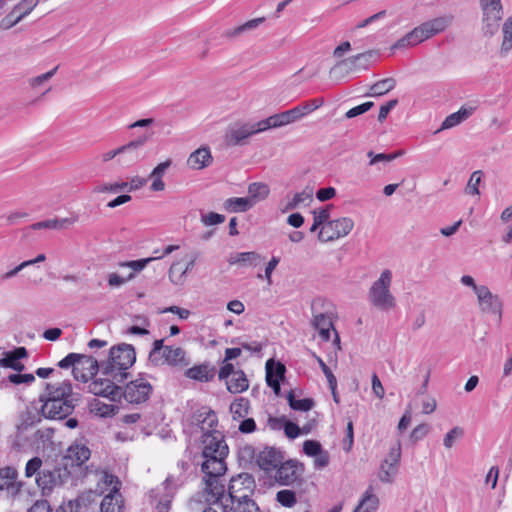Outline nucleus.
Segmentation results:
<instances>
[{"label": "nucleus", "instance_id": "4", "mask_svg": "<svg viewBox=\"0 0 512 512\" xmlns=\"http://www.w3.org/2000/svg\"><path fill=\"white\" fill-rule=\"evenodd\" d=\"M164 340H155L149 353L148 360L153 366L167 365L175 368H185L191 360L187 352L177 346L164 345Z\"/></svg>", "mask_w": 512, "mask_h": 512}, {"label": "nucleus", "instance_id": "22", "mask_svg": "<svg viewBox=\"0 0 512 512\" xmlns=\"http://www.w3.org/2000/svg\"><path fill=\"white\" fill-rule=\"evenodd\" d=\"M227 455H206L202 463V471L205 478H219L226 471L225 458Z\"/></svg>", "mask_w": 512, "mask_h": 512}, {"label": "nucleus", "instance_id": "14", "mask_svg": "<svg viewBox=\"0 0 512 512\" xmlns=\"http://www.w3.org/2000/svg\"><path fill=\"white\" fill-rule=\"evenodd\" d=\"M117 380L109 376L96 378L89 384V391L96 396H102L111 401L121 400V387L116 385Z\"/></svg>", "mask_w": 512, "mask_h": 512}, {"label": "nucleus", "instance_id": "36", "mask_svg": "<svg viewBox=\"0 0 512 512\" xmlns=\"http://www.w3.org/2000/svg\"><path fill=\"white\" fill-rule=\"evenodd\" d=\"M378 505L379 499L374 494L372 486H369L353 512H375Z\"/></svg>", "mask_w": 512, "mask_h": 512}, {"label": "nucleus", "instance_id": "35", "mask_svg": "<svg viewBox=\"0 0 512 512\" xmlns=\"http://www.w3.org/2000/svg\"><path fill=\"white\" fill-rule=\"evenodd\" d=\"M472 114L471 108H460L457 112H454L450 115H448L445 120L442 122L440 128L436 131V133L445 130V129H451L460 123H462L464 120H466L470 115Z\"/></svg>", "mask_w": 512, "mask_h": 512}, {"label": "nucleus", "instance_id": "7", "mask_svg": "<svg viewBox=\"0 0 512 512\" xmlns=\"http://www.w3.org/2000/svg\"><path fill=\"white\" fill-rule=\"evenodd\" d=\"M376 56H377L376 51L369 50V51L354 55L352 57L343 59V60L339 61L338 63H336L330 69V76L339 78L338 75L341 74L343 71L355 72L358 70H366V69H368L372 59L375 58Z\"/></svg>", "mask_w": 512, "mask_h": 512}, {"label": "nucleus", "instance_id": "18", "mask_svg": "<svg viewBox=\"0 0 512 512\" xmlns=\"http://www.w3.org/2000/svg\"><path fill=\"white\" fill-rule=\"evenodd\" d=\"M203 456L206 455H228V446L224 441L223 434L218 430H212L202 435Z\"/></svg>", "mask_w": 512, "mask_h": 512}, {"label": "nucleus", "instance_id": "57", "mask_svg": "<svg viewBox=\"0 0 512 512\" xmlns=\"http://www.w3.org/2000/svg\"><path fill=\"white\" fill-rule=\"evenodd\" d=\"M324 104V99L323 98H315V99H311L309 101H306L298 106L297 109L300 110V113H301V118H303L305 115H307L308 113L318 109L319 107H321L322 105Z\"/></svg>", "mask_w": 512, "mask_h": 512}, {"label": "nucleus", "instance_id": "25", "mask_svg": "<svg viewBox=\"0 0 512 512\" xmlns=\"http://www.w3.org/2000/svg\"><path fill=\"white\" fill-rule=\"evenodd\" d=\"M264 260V258L255 251L238 252L231 254L228 257L230 265H238L241 267H257Z\"/></svg>", "mask_w": 512, "mask_h": 512}, {"label": "nucleus", "instance_id": "31", "mask_svg": "<svg viewBox=\"0 0 512 512\" xmlns=\"http://www.w3.org/2000/svg\"><path fill=\"white\" fill-rule=\"evenodd\" d=\"M313 327L319 332L320 337L323 341L330 339V331L333 329V322L331 315L328 313H317L313 315L312 321Z\"/></svg>", "mask_w": 512, "mask_h": 512}, {"label": "nucleus", "instance_id": "5", "mask_svg": "<svg viewBox=\"0 0 512 512\" xmlns=\"http://www.w3.org/2000/svg\"><path fill=\"white\" fill-rule=\"evenodd\" d=\"M391 283L392 272L389 269L383 270L369 289L368 300L371 305L382 311L392 310L396 306V299L390 290Z\"/></svg>", "mask_w": 512, "mask_h": 512}, {"label": "nucleus", "instance_id": "64", "mask_svg": "<svg viewBox=\"0 0 512 512\" xmlns=\"http://www.w3.org/2000/svg\"><path fill=\"white\" fill-rule=\"evenodd\" d=\"M322 450L321 444L316 440H306L303 443V451L306 455L314 457Z\"/></svg>", "mask_w": 512, "mask_h": 512}, {"label": "nucleus", "instance_id": "21", "mask_svg": "<svg viewBox=\"0 0 512 512\" xmlns=\"http://www.w3.org/2000/svg\"><path fill=\"white\" fill-rule=\"evenodd\" d=\"M192 424L200 428L204 433H209L212 430H217L218 418L216 413L208 407H201L197 409L191 418Z\"/></svg>", "mask_w": 512, "mask_h": 512}, {"label": "nucleus", "instance_id": "29", "mask_svg": "<svg viewBox=\"0 0 512 512\" xmlns=\"http://www.w3.org/2000/svg\"><path fill=\"white\" fill-rule=\"evenodd\" d=\"M124 499L120 491H109L101 501L100 512H123Z\"/></svg>", "mask_w": 512, "mask_h": 512}, {"label": "nucleus", "instance_id": "11", "mask_svg": "<svg viewBox=\"0 0 512 512\" xmlns=\"http://www.w3.org/2000/svg\"><path fill=\"white\" fill-rule=\"evenodd\" d=\"M155 258H144L132 261L119 262L118 266L121 268H128L130 272L126 276H121L118 273H109L107 276L108 285L111 288H119L126 282L132 280L135 275L141 272L150 262Z\"/></svg>", "mask_w": 512, "mask_h": 512}, {"label": "nucleus", "instance_id": "42", "mask_svg": "<svg viewBox=\"0 0 512 512\" xmlns=\"http://www.w3.org/2000/svg\"><path fill=\"white\" fill-rule=\"evenodd\" d=\"M195 260H196V256H194L189 261V263L179 273V275H176V272L178 271L179 262H174L169 269V279L171 280V282L176 285H182L185 282L187 272L193 268Z\"/></svg>", "mask_w": 512, "mask_h": 512}, {"label": "nucleus", "instance_id": "54", "mask_svg": "<svg viewBox=\"0 0 512 512\" xmlns=\"http://www.w3.org/2000/svg\"><path fill=\"white\" fill-rule=\"evenodd\" d=\"M276 500L282 506L288 508L293 507L297 502L295 492L288 489L278 491L276 494Z\"/></svg>", "mask_w": 512, "mask_h": 512}, {"label": "nucleus", "instance_id": "50", "mask_svg": "<svg viewBox=\"0 0 512 512\" xmlns=\"http://www.w3.org/2000/svg\"><path fill=\"white\" fill-rule=\"evenodd\" d=\"M16 471L13 468L5 467L0 469V490L14 487Z\"/></svg>", "mask_w": 512, "mask_h": 512}, {"label": "nucleus", "instance_id": "43", "mask_svg": "<svg viewBox=\"0 0 512 512\" xmlns=\"http://www.w3.org/2000/svg\"><path fill=\"white\" fill-rule=\"evenodd\" d=\"M313 196L312 188L306 187L303 191L296 193L293 198L287 202V204L282 209V212H287L298 208L301 204L305 203L307 200H310Z\"/></svg>", "mask_w": 512, "mask_h": 512}, {"label": "nucleus", "instance_id": "55", "mask_svg": "<svg viewBox=\"0 0 512 512\" xmlns=\"http://www.w3.org/2000/svg\"><path fill=\"white\" fill-rule=\"evenodd\" d=\"M57 69H58V66H56L55 68H53L52 70H50L44 74H41L39 76L32 77V78L28 79L29 86L32 89L40 88L55 75Z\"/></svg>", "mask_w": 512, "mask_h": 512}, {"label": "nucleus", "instance_id": "23", "mask_svg": "<svg viewBox=\"0 0 512 512\" xmlns=\"http://www.w3.org/2000/svg\"><path fill=\"white\" fill-rule=\"evenodd\" d=\"M213 162V157L208 146H202L193 151L188 159L187 166L193 170H202L210 166Z\"/></svg>", "mask_w": 512, "mask_h": 512}, {"label": "nucleus", "instance_id": "62", "mask_svg": "<svg viewBox=\"0 0 512 512\" xmlns=\"http://www.w3.org/2000/svg\"><path fill=\"white\" fill-rule=\"evenodd\" d=\"M0 365L12 368L16 371H22L24 369V365L10 352L6 353L5 357L0 360Z\"/></svg>", "mask_w": 512, "mask_h": 512}, {"label": "nucleus", "instance_id": "12", "mask_svg": "<svg viewBox=\"0 0 512 512\" xmlns=\"http://www.w3.org/2000/svg\"><path fill=\"white\" fill-rule=\"evenodd\" d=\"M254 487L255 481L251 475L240 474L231 479L226 501L230 500L232 504H235V501L246 499L252 494Z\"/></svg>", "mask_w": 512, "mask_h": 512}, {"label": "nucleus", "instance_id": "37", "mask_svg": "<svg viewBox=\"0 0 512 512\" xmlns=\"http://www.w3.org/2000/svg\"><path fill=\"white\" fill-rule=\"evenodd\" d=\"M226 386L231 393H241L248 389L249 382L243 371L237 370L228 380Z\"/></svg>", "mask_w": 512, "mask_h": 512}, {"label": "nucleus", "instance_id": "46", "mask_svg": "<svg viewBox=\"0 0 512 512\" xmlns=\"http://www.w3.org/2000/svg\"><path fill=\"white\" fill-rule=\"evenodd\" d=\"M451 22V16H442L426 21L425 24L428 27L431 36H434L444 31L450 25Z\"/></svg>", "mask_w": 512, "mask_h": 512}, {"label": "nucleus", "instance_id": "3", "mask_svg": "<svg viewBox=\"0 0 512 512\" xmlns=\"http://www.w3.org/2000/svg\"><path fill=\"white\" fill-rule=\"evenodd\" d=\"M136 353L130 344L122 343L109 351L106 360L100 361V371L103 376H109L119 383L127 378V370L135 363Z\"/></svg>", "mask_w": 512, "mask_h": 512}, {"label": "nucleus", "instance_id": "27", "mask_svg": "<svg viewBox=\"0 0 512 512\" xmlns=\"http://www.w3.org/2000/svg\"><path fill=\"white\" fill-rule=\"evenodd\" d=\"M39 3V0H21L9 13L7 19L10 23L7 28L20 22L26 15H28Z\"/></svg>", "mask_w": 512, "mask_h": 512}, {"label": "nucleus", "instance_id": "9", "mask_svg": "<svg viewBox=\"0 0 512 512\" xmlns=\"http://www.w3.org/2000/svg\"><path fill=\"white\" fill-rule=\"evenodd\" d=\"M152 391L150 382L144 377H139L130 381L124 389L121 388V399L124 398L131 404H140L149 399Z\"/></svg>", "mask_w": 512, "mask_h": 512}, {"label": "nucleus", "instance_id": "44", "mask_svg": "<svg viewBox=\"0 0 512 512\" xmlns=\"http://www.w3.org/2000/svg\"><path fill=\"white\" fill-rule=\"evenodd\" d=\"M249 408V400L241 397L231 403L230 412L234 420H240L248 415Z\"/></svg>", "mask_w": 512, "mask_h": 512}, {"label": "nucleus", "instance_id": "63", "mask_svg": "<svg viewBox=\"0 0 512 512\" xmlns=\"http://www.w3.org/2000/svg\"><path fill=\"white\" fill-rule=\"evenodd\" d=\"M416 45L417 44L414 41L413 35L411 34V32H408L391 46V50L404 49L408 47H414Z\"/></svg>", "mask_w": 512, "mask_h": 512}, {"label": "nucleus", "instance_id": "60", "mask_svg": "<svg viewBox=\"0 0 512 512\" xmlns=\"http://www.w3.org/2000/svg\"><path fill=\"white\" fill-rule=\"evenodd\" d=\"M464 431L461 427H454L444 437L443 444L447 449H450L455 444L456 440L461 438Z\"/></svg>", "mask_w": 512, "mask_h": 512}, {"label": "nucleus", "instance_id": "34", "mask_svg": "<svg viewBox=\"0 0 512 512\" xmlns=\"http://www.w3.org/2000/svg\"><path fill=\"white\" fill-rule=\"evenodd\" d=\"M254 206L248 197H231L224 201L223 207L230 213L246 212Z\"/></svg>", "mask_w": 512, "mask_h": 512}, {"label": "nucleus", "instance_id": "41", "mask_svg": "<svg viewBox=\"0 0 512 512\" xmlns=\"http://www.w3.org/2000/svg\"><path fill=\"white\" fill-rule=\"evenodd\" d=\"M178 467H180L181 471L178 475L170 474L164 481L165 488L170 492L176 490L180 486H182L185 482L184 471L187 469L188 464L186 462H179Z\"/></svg>", "mask_w": 512, "mask_h": 512}, {"label": "nucleus", "instance_id": "20", "mask_svg": "<svg viewBox=\"0 0 512 512\" xmlns=\"http://www.w3.org/2000/svg\"><path fill=\"white\" fill-rule=\"evenodd\" d=\"M301 119L300 110L294 107L290 110L284 111L279 114L272 115L260 121L261 129L267 130L270 128H278Z\"/></svg>", "mask_w": 512, "mask_h": 512}, {"label": "nucleus", "instance_id": "28", "mask_svg": "<svg viewBox=\"0 0 512 512\" xmlns=\"http://www.w3.org/2000/svg\"><path fill=\"white\" fill-rule=\"evenodd\" d=\"M78 220L77 216L67 218H53L33 223L31 225L32 230L41 229H52V230H63L74 225Z\"/></svg>", "mask_w": 512, "mask_h": 512}, {"label": "nucleus", "instance_id": "24", "mask_svg": "<svg viewBox=\"0 0 512 512\" xmlns=\"http://www.w3.org/2000/svg\"><path fill=\"white\" fill-rule=\"evenodd\" d=\"M275 363L272 359L266 362V382L269 387L278 395L280 393V380L284 377L285 366L281 363Z\"/></svg>", "mask_w": 512, "mask_h": 512}, {"label": "nucleus", "instance_id": "30", "mask_svg": "<svg viewBox=\"0 0 512 512\" xmlns=\"http://www.w3.org/2000/svg\"><path fill=\"white\" fill-rule=\"evenodd\" d=\"M264 21L265 17L251 19L237 27L225 30L222 36L227 40H234L245 33L255 30L259 25L264 23Z\"/></svg>", "mask_w": 512, "mask_h": 512}, {"label": "nucleus", "instance_id": "16", "mask_svg": "<svg viewBox=\"0 0 512 512\" xmlns=\"http://www.w3.org/2000/svg\"><path fill=\"white\" fill-rule=\"evenodd\" d=\"M100 370V361L92 356L79 354L77 362L72 369L73 376L76 380L87 382L93 378Z\"/></svg>", "mask_w": 512, "mask_h": 512}, {"label": "nucleus", "instance_id": "33", "mask_svg": "<svg viewBox=\"0 0 512 512\" xmlns=\"http://www.w3.org/2000/svg\"><path fill=\"white\" fill-rule=\"evenodd\" d=\"M206 480V492L211 495L210 500L214 502H220L226 512L227 504L224 503L225 498V487L219 482V478H205Z\"/></svg>", "mask_w": 512, "mask_h": 512}, {"label": "nucleus", "instance_id": "38", "mask_svg": "<svg viewBox=\"0 0 512 512\" xmlns=\"http://www.w3.org/2000/svg\"><path fill=\"white\" fill-rule=\"evenodd\" d=\"M54 430L52 428H41L36 430L32 437L31 443L37 449L45 448L52 440Z\"/></svg>", "mask_w": 512, "mask_h": 512}, {"label": "nucleus", "instance_id": "26", "mask_svg": "<svg viewBox=\"0 0 512 512\" xmlns=\"http://www.w3.org/2000/svg\"><path fill=\"white\" fill-rule=\"evenodd\" d=\"M269 425L272 429H284L285 435L290 439L297 438L301 433L308 434L310 429L307 427H303L302 429L299 426L291 421H287L285 418H270Z\"/></svg>", "mask_w": 512, "mask_h": 512}, {"label": "nucleus", "instance_id": "2", "mask_svg": "<svg viewBox=\"0 0 512 512\" xmlns=\"http://www.w3.org/2000/svg\"><path fill=\"white\" fill-rule=\"evenodd\" d=\"M40 457L30 459L25 467V476L30 478L36 475V483L44 495L49 494L55 487L62 486L71 476L65 466L46 465Z\"/></svg>", "mask_w": 512, "mask_h": 512}, {"label": "nucleus", "instance_id": "15", "mask_svg": "<svg viewBox=\"0 0 512 512\" xmlns=\"http://www.w3.org/2000/svg\"><path fill=\"white\" fill-rule=\"evenodd\" d=\"M476 297L481 312L496 315L499 321L501 320L503 301L497 294H493L491 290L485 286L483 289L479 290Z\"/></svg>", "mask_w": 512, "mask_h": 512}, {"label": "nucleus", "instance_id": "13", "mask_svg": "<svg viewBox=\"0 0 512 512\" xmlns=\"http://www.w3.org/2000/svg\"><path fill=\"white\" fill-rule=\"evenodd\" d=\"M260 128H262L260 121L254 124H234L226 131L225 141L231 146L242 145L250 136L265 131Z\"/></svg>", "mask_w": 512, "mask_h": 512}, {"label": "nucleus", "instance_id": "17", "mask_svg": "<svg viewBox=\"0 0 512 512\" xmlns=\"http://www.w3.org/2000/svg\"><path fill=\"white\" fill-rule=\"evenodd\" d=\"M303 472L302 465L295 460L281 461L275 470V480L278 484L289 486L295 483Z\"/></svg>", "mask_w": 512, "mask_h": 512}, {"label": "nucleus", "instance_id": "49", "mask_svg": "<svg viewBox=\"0 0 512 512\" xmlns=\"http://www.w3.org/2000/svg\"><path fill=\"white\" fill-rule=\"evenodd\" d=\"M127 188L126 182L117 181L114 183H99L93 188V193H118Z\"/></svg>", "mask_w": 512, "mask_h": 512}, {"label": "nucleus", "instance_id": "6", "mask_svg": "<svg viewBox=\"0 0 512 512\" xmlns=\"http://www.w3.org/2000/svg\"><path fill=\"white\" fill-rule=\"evenodd\" d=\"M481 9V32L484 37L495 36L501 26L504 8L501 0H479Z\"/></svg>", "mask_w": 512, "mask_h": 512}, {"label": "nucleus", "instance_id": "8", "mask_svg": "<svg viewBox=\"0 0 512 512\" xmlns=\"http://www.w3.org/2000/svg\"><path fill=\"white\" fill-rule=\"evenodd\" d=\"M149 136L144 135L129 143L119 147V158L117 163L121 167H131L144 160L145 154L142 153V147L149 140Z\"/></svg>", "mask_w": 512, "mask_h": 512}, {"label": "nucleus", "instance_id": "1", "mask_svg": "<svg viewBox=\"0 0 512 512\" xmlns=\"http://www.w3.org/2000/svg\"><path fill=\"white\" fill-rule=\"evenodd\" d=\"M41 414L46 419L62 420L71 415L79 401L70 380L48 382L39 396Z\"/></svg>", "mask_w": 512, "mask_h": 512}, {"label": "nucleus", "instance_id": "40", "mask_svg": "<svg viewBox=\"0 0 512 512\" xmlns=\"http://www.w3.org/2000/svg\"><path fill=\"white\" fill-rule=\"evenodd\" d=\"M69 457L77 462L78 465L83 464L90 458V449L82 443H75L68 449Z\"/></svg>", "mask_w": 512, "mask_h": 512}, {"label": "nucleus", "instance_id": "53", "mask_svg": "<svg viewBox=\"0 0 512 512\" xmlns=\"http://www.w3.org/2000/svg\"><path fill=\"white\" fill-rule=\"evenodd\" d=\"M482 176H483V173L480 170L474 171L471 174L470 179L465 188L466 194H469V195H479L480 194L478 187L482 181Z\"/></svg>", "mask_w": 512, "mask_h": 512}, {"label": "nucleus", "instance_id": "59", "mask_svg": "<svg viewBox=\"0 0 512 512\" xmlns=\"http://www.w3.org/2000/svg\"><path fill=\"white\" fill-rule=\"evenodd\" d=\"M410 32L413 35L414 41L417 45L432 37L425 22L415 27Z\"/></svg>", "mask_w": 512, "mask_h": 512}, {"label": "nucleus", "instance_id": "51", "mask_svg": "<svg viewBox=\"0 0 512 512\" xmlns=\"http://www.w3.org/2000/svg\"><path fill=\"white\" fill-rule=\"evenodd\" d=\"M232 505L231 509L233 512H260L259 507L250 496L246 497V499L235 501V504Z\"/></svg>", "mask_w": 512, "mask_h": 512}, {"label": "nucleus", "instance_id": "32", "mask_svg": "<svg viewBox=\"0 0 512 512\" xmlns=\"http://www.w3.org/2000/svg\"><path fill=\"white\" fill-rule=\"evenodd\" d=\"M187 378L200 381L208 382L215 376V369L210 367L208 364H201L191 367L185 371Z\"/></svg>", "mask_w": 512, "mask_h": 512}, {"label": "nucleus", "instance_id": "58", "mask_svg": "<svg viewBox=\"0 0 512 512\" xmlns=\"http://www.w3.org/2000/svg\"><path fill=\"white\" fill-rule=\"evenodd\" d=\"M99 481L102 482L107 488H111L110 491H114L115 488L117 491H120V486H121V482L119 481V479L108 473V472H101L100 473V477H99Z\"/></svg>", "mask_w": 512, "mask_h": 512}, {"label": "nucleus", "instance_id": "61", "mask_svg": "<svg viewBox=\"0 0 512 512\" xmlns=\"http://www.w3.org/2000/svg\"><path fill=\"white\" fill-rule=\"evenodd\" d=\"M225 221V216L215 212L202 213L201 222L205 226H213L221 224Z\"/></svg>", "mask_w": 512, "mask_h": 512}, {"label": "nucleus", "instance_id": "45", "mask_svg": "<svg viewBox=\"0 0 512 512\" xmlns=\"http://www.w3.org/2000/svg\"><path fill=\"white\" fill-rule=\"evenodd\" d=\"M503 40L501 54L506 55L512 49V15L508 17L502 26Z\"/></svg>", "mask_w": 512, "mask_h": 512}, {"label": "nucleus", "instance_id": "19", "mask_svg": "<svg viewBox=\"0 0 512 512\" xmlns=\"http://www.w3.org/2000/svg\"><path fill=\"white\" fill-rule=\"evenodd\" d=\"M282 460H284L283 452L273 447H265L256 456L258 467L267 474L275 472Z\"/></svg>", "mask_w": 512, "mask_h": 512}, {"label": "nucleus", "instance_id": "56", "mask_svg": "<svg viewBox=\"0 0 512 512\" xmlns=\"http://www.w3.org/2000/svg\"><path fill=\"white\" fill-rule=\"evenodd\" d=\"M312 356L316 359L322 372L326 376L330 389L334 391L337 387L336 377L321 357L317 356L315 353H312Z\"/></svg>", "mask_w": 512, "mask_h": 512}, {"label": "nucleus", "instance_id": "47", "mask_svg": "<svg viewBox=\"0 0 512 512\" xmlns=\"http://www.w3.org/2000/svg\"><path fill=\"white\" fill-rule=\"evenodd\" d=\"M289 406L296 411H309L314 406V401L311 398L296 399L293 391H290L287 395Z\"/></svg>", "mask_w": 512, "mask_h": 512}, {"label": "nucleus", "instance_id": "39", "mask_svg": "<svg viewBox=\"0 0 512 512\" xmlns=\"http://www.w3.org/2000/svg\"><path fill=\"white\" fill-rule=\"evenodd\" d=\"M270 193L269 186L262 182H254L248 186L249 199L255 204L268 197Z\"/></svg>", "mask_w": 512, "mask_h": 512}, {"label": "nucleus", "instance_id": "10", "mask_svg": "<svg viewBox=\"0 0 512 512\" xmlns=\"http://www.w3.org/2000/svg\"><path fill=\"white\" fill-rule=\"evenodd\" d=\"M354 227V222L349 217L331 220L320 229L318 239L321 242H329L348 235Z\"/></svg>", "mask_w": 512, "mask_h": 512}, {"label": "nucleus", "instance_id": "48", "mask_svg": "<svg viewBox=\"0 0 512 512\" xmlns=\"http://www.w3.org/2000/svg\"><path fill=\"white\" fill-rule=\"evenodd\" d=\"M396 85V81L393 78L382 79L370 87L371 96H381L391 91Z\"/></svg>", "mask_w": 512, "mask_h": 512}, {"label": "nucleus", "instance_id": "52", "mask_svg": "<svg viewBox=\"0 0 512 512\" xmlns=\"http://www.w3.org/2000/svg\"><path fill=\"white\" fill-rule=\"evenodd\" d=\"M401 458V444L398 442L395 446H393L388 454V457L384 460L383 464L390 465V469H392V473H396L397 466Z\"/></svg>", "mask_w": 512, "mask_h": 512}]
</instances>
